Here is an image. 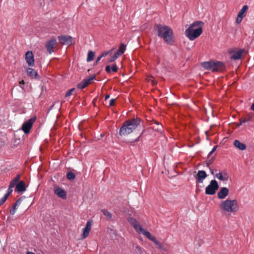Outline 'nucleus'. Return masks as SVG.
Segmentation results:
<instances>
[{
    "mask_svg": "<svg viewBox=\"0 0 254 254\" xmlns=\"http://www.w3.org/2000/svg\"><path fill=\"white\" fill-rule=\"evenodd\" d=\"M219 207L222 213L228 214L237 213L240 208L238 200L229 198L221 201Z\"/></svg>",
    "mask_w": 254,
    "mask_h": 254,
    "instance_id": "nucleus-1",
    "label": "nucleus"
},
{
    "mask_svg": "<svg viewBox=\"0 0 254 254\" xmlns=\"http://www.w3.org/2000/svg\"><path fill=\"white\" fill-rule=\"evenodd\" d=\"M203 25V22L201 21H196L193 22L186 30V36L190 41L194 40L202 34Z\"/></svg>",
    "mask_w": 254,
    "mask_h": 254,
    "instance_id": "nucleus-2",
    "label": "nucleus"
},
{
    "mask_svg": "<svg viewBox=\"0 0 254 254\" xmlns=\"http://www.w3.org/2000/svg\"><path fill=\"white\" fill-rule=\"evenodd\" d=\"M158 36L162 38L167 44H170L173 42V32L169 26L163 25H157L155 26Z\"/></svg>",
    "mask_w": 254,
    "mask_h": 254,
    "instance_id": "nucleus-3",
    "label": "nucleus"
},
{
    "mask_svg": "<svg viewBox=\"0 0 254 254\" xmlns=\"http://www.w3.org/2000/svg\"><path fill=\"white\" fill-rule=\"evenodd\" d=\"M140 120L138 118L126 121L120 129V134L126 136L131 133L139 125Z\"/></svg>",
    "mask_w": 254,
    "mask_h": 254,
    "instance_id": "nucleus-4",
    "label": "nucleus"
},
{
    "mask_svg": "<svg viewBox=\"0 0 254 254\" xmlns=\"http://www.w3.org/2000/svg\"><path fill=\"white\" fill-rule=\"evenodd\" d=\"M202 66L206 69L212 71H221L224 69L223 63L220 62L209 61L202 63Z\"/></svg>",
    "mask_w": 254,
    "mask_h": 254,
    "instance_id": "nucleus-5",
    "label": "nucleus"
},
{
    "mask_svg": "<svg viewBox=\"0 0 254 254\" xmlns=\"http://www.w3.org/2000/svg\"><path fill=\"white\" fill-rule=\"evenodd\" d=\"M219 188L218 183L215 180H211L205 189V193L208 195H213Z\"/></svg>",
    "mask_w": 254,
    "mask_h": 254,
    "instance_id": "nucleus-6",
    "label": "nucleus"
},
{
    "mask_svg": "<svg viewBox=\"0 0 254 254\" xmlns=\"http://www.w3.org/2000/svg\"><path fill=\"white\" fill-rule=\"evenodd\" d=\"M36 117L34 116L23 123L21 127V129L25 134H27L30 132L33 124L36 121Z\"/></svg>",
    "mask_w": 254,
    "mask_h": 254,
    "instance_id": "nucleus-7",
    "label": "nucleus"
},
{
    "mask_svg": "<svg viewBox=\"0 0 254 254\" xmlns=\"http://www.w3.org/2000/svg\"><path fill=\"white\" fill-rule=\"evenodd\" d=\"M59 42L63 45H70L73 43L72 37L69 35L58 36Z\"/></svg>",
    "mask_w": 254,
    "mask_h": 254,
    "instance_id": "nucleus-8",
    "label": "nucleus"
},
{
    "mask_svg": "<svg viewBox=\"0 0 254 254\" xmlns=\"http://www.w3.org/2000/svg\"><path fill=\"white\" fill-rule=\"evenodd\" d=\"M248 8V6L245 5L240 9L236 20L237 23H240L242 22L243 18L246 15Z\"/></svg>",
    "mask_w": 254,
    "mask_h": 254,
    "instance_id": "nucleus-9",
    "label": "nucleus"
},
{
    "mask_svg": "<svg viewBox=\"0 0 254 254\" xmlns=\"http://www.w3.org/2000/svg\"><path fill=\"white\" fill-rule=\"evenodd\" d=\"M57 44V42L55 37H53L47 41L46 47L49 54H52L54 52V48L56 46Z\"/></svg>",
    "mask_w": 254,
    "mask_h": 254,
    "instance_id": "nucleus-10",
    "label": "nucleus"
},
{
    "mask_svg": "<svg viewBox=\"0 0 254 254\" xmlns=\"http://www.w3.org/2000/svg\"><path fill=\"white\" fill-rule=\"evenodd\" d=\"M95 78L94 75H92L87 78L84 79L81 82L79 83L77 87L78 89H82L85 88Z\"/></svg>",
    "mask_w": 254,
    "mask_h": 254,
    "instance_id": "nucleus-11",
    "label": "nucleus"
},
{
    "mask_svg": "<svg viewBox=\"0 0 254 254\" xmlns=\"http://www.w3.org/2000/svg\"><path fill=\"white\" fill-rule=\"evenodd\" d=\"M92 225V222L91 221L89 220L87 222L85 227L82 229V233L81 234L82 239L86 238L89 236L91 230Z\"/></svg>",
    "mask_w": 254,
    "mask_h": 254,
    "instance_id": "nucleus-12",
    "label": "nucleus"
},
{
    "mask_svg": "<svg viewBox=\"0 0 254 254\" xmlns=\"http://www.w3.org/2000/svg\"><path fill=\"white\" fill-rule=\"evenodd\" d=\"M207 177V175L205 171L203 170H199L195 177L196 183H202Z\"/></svg>",
    "mask_w": 254,
    "mask_h": 254,
    "instance_id": "nucleus-13",
    "label": "nucleus"
},
{
    "mask_svg": "<svg viewBox=\"0 0 254 254\" xmlns=\"http://www.w3.org/2000/svg\"><path fill=\"white\" fill-rule=\"evenodd\" d=\"M215 177L218 179L219 180L222 181L226 184L227 182L229 179V176L228 173L226 171L219 172L217 173Z\"/></svg>",
    "mask_w": 254,
    "mask_h": 254,
    "instance_id": "nucleus-14",
    "label": "nucleus"
},
{
    "mask_svg": "<svg viewBox=\"0 0 254 254\" xmlns=\"http://www.w3.org/2000/svg\"><path fill=\"white\" fill-rule=\"evenodd\" d=\"M128 222L132 226L135 230L138 233L140 229L142 228L140 225L138 221L131 217H129L127 219Z\"/></svg>",
    "mask_w": 254,
    "mask_h": 254,
    "instance_id": "nucleus-15",
    "label": "nucleus"
},
{
    "mask_svg": "<svg viewBox=\"0 0 254 254\" xmlns=\"http://www.w3.org/2000/svg\"><path fill=\"white\" fill-rule=\"evenodd\" d=\"M25 60L29 66H33L34 65V56L31 51H28L26 53Z\"/></svg>",
    "mask_w": 254,
    "mask_h": 254,
    "instance_id": "nucleus-16",
    "label": "nucleus"
},
{
    "mask_svg": "<svg viewBox=\"0 0 254 254\" xmlns=\"http://www.w3.org/2000/svg\"><path fill=\"white\" fill-rule=\"evenodd\" d=\"M229 190L226 187L221 188L217 193V197L219 199H223L229 194Z\"/></svg>",
    "mask_w": 254,
    "mask_h": 254,
    "instance_id": "nucleus-17",
    "label": "nucleus"
},
{
    "mask_svg": "<svg viewBox=\"0 0 254 254\" xmlns=\"http://www.w3.org/2000/svg\"><path fill=\"white\" fill-rule=\"evenodd\" d=\"M26 188L24 182L21 181L19 182L16 185L15 191L17 192H24L26 190Z\"/></svg>",
    "mask_w": 254,
    "mask_h": 254,
    "instance_id": "nucleus-18",
    "label": "nucleus"
},
{
    "mask_svg": "<svg viewBox=\"0 0 254 254\" xmlns=\"http://www.w3.org/2000/svg\"><path fill=\"white\" fill-rule=\"evenodd\" d=\"M138 234H142L144 236H145L146 238H147L150 240L152 241V242H154L155 240L156 239V238L152 235H151V234L147 231L145 230L143 228H141L140 230L138 232Z\"/></svg>",
    "mask_w": 254,
    "mask_h": 254,
    "instance_id": "nucleus-19",
    "label": "nucleus"
},
{
    "mask_svg": "<svg viewBox=\"0 0 254 254\" xmlns=\"http://www.w3.org/2000/svg\"><path fill=\"white\" fill-rule=\"evenodd\" d=\"M55 193L57 194L59 197L62 198H66V192L63 189H61L60 187L56 188L55 189Z\"/></svg>",
    "mask_w": 254,
    "mask_h": 254,
    "instance_id": "nucleus-20",
    "label": "nucleus"
},
{
    "mask_svg": "<svg viewBox=\"0 0 254 254\" xmlns=\"http://www.w3.org/2000/svg\"><path fill=\"white\" fill-rule=\"evenodd\" d=\"M243 53V50H240L239 51L234 52L231 54V59L234 60H239L241 58Z\"/></svg>",
    "mask_w": 254,
    "mask_h": 254,
    "instance_id": "nucleus-21",
    "label": "nucleus"
},
{
    "mask_svg": "<svg viewBox=\"0 0 254 254\" xmlns=\"http://www.w3.org/2000/svg\"><path fill=\"white\" fill-rule=\"evenodd\" d=\"M234 145L236 148L241 150H244L246 149V145L244 143L241 142L238 140H236L234 141Z\"/></svg>",
    "mask_w": 254,
    "mask_h": 254,
    "instance_id": "nucleus-22",
    "label": "nucleus"
},
{
    "mask_svg": "<svg viewBox=\"0 0 254 254\" xmlns=\"http://www.w3.org/2000/svg\"><path fill=\"white\" fill-rule=\"evenodd\" d=\"M26 71L27 75L32 78H35L38 76L37 72L33 68L30 67L27 68Z\"/></svg>",
    "mask_w": 254,
    "mask_h": 254,
    "instance_id": "nucleus-23",
    "label": "nucleus"
},
{
    "mask_svg": "<svg viewBox=\"0 0 254 254\" xmlns=\"http://www.w3.org/2000/svg\"><path fill=\"white\" fill-rule=\"evenodd\" d=\"M126 49V45L123 43L121 44L119 49L116 52L119 56L122 55Z\"/></svg>",
    "mask_w": 254,
    "mask_h": 254,
    "instance_id": "nucleus-24",
    "label": "nucleus"
},
{
    "mask_svg": "<svg viewBox=\"0 0 254 254\" xmlns=\"http://www.w3.org/2000/svg\"><path fill=\"white\" fill-rule=\"evenodd\" d=\"M95 57V54L93 52L90 51L88 53L87 61L88 62H90L94 60Z\"/></svg>",
    "mask_w": 254,
    "mask_h": 254,
    "instance_id": "nucleus-25",
    "label": "nucleus"
},
{
    "mask_svg": "<svg viewBox=\"0 0 254 254\" xmlns=\"http://www.w3.org/2000/svg\"><path fill=\"white\" fill-rule=\"evenodd\" d=\"M154 243L158 247V248L159 249H160L161 250L163 251L164 252L167 251V249L163 246V245L161 243H160L156 239L155 240Z\"/></svg>",
    "mask_w": 254,
    "mask_h": 254,
    "instance_id": "nucleus-26",
    "label": "nucleus"
},
{
    "mask_svg": "<svg viewBox=\"0 0 254 254\" xmlns=\"http://www.w3.org/2000/svg\"><path fill=\"white\" fill-rule=\"evenodd\" d=\"M20 200H18L16 201L14 205H13L12 208L10 210V213L11 215H14L15 213L17 205L20 203Z\"/></svg>",
    "mask_w": 254,
    "mask_h": 254,
    "instance_id": "nucleus-27",
    "label": "nucleus"
},
{
    "mask_svg": "<svg viewBox=\"0 0 254 254\" xmlns=\"http://www.w3.org/2000/svg\"><path fill=\"white\" fill-rule=\"evenodd\" d=\"M102 212H103V214L108 218L109 220L111 219L112 215L109 211L105 209H102Z\"/></svg>",
    "mask_w": 254,
    "mask_h": 254,
    "instance_id": "nucleus-28",
    "label": "nucleus"
},
{
    "mask_svg": "<svg viewBox=\"0 0 254 254\" xmlns=\"http://www.w3.org/2000/svg\"><path fill=\"white\" fill-rule=\"evenodd\" d=\"M66 177L69 180H73L75 178V175L71 172L67 173Z\"/></svg>",
    "mask_w": 254,
    "mask_h": 254,
    "instance_id": "nucleus-29",
    "label": "nucleus"
},
{
    "mask_svg": "<svg viewBox=\"0 0 254 254\" xmlns=\"http://www.w3.org/2000/svg\"><path fill=\"white\" fill-rule=\"evenodd\" d=\"M119 57V56L115 53L114 56L112 57L110 59H109L108 61L110 63L113 62L116 60H117Z\"/></svg>",
    "mask_w": 254,
    "mask_h": 254,
    "instance_id": "nucleus-30",
    "label": "nucleus"
},
{
    "mask_svg": "<svg viewBox=\"0 0 254 254\" xmlns=\"http://www.w3.org/2000/svg\"><path fill=\"white\" fill-rule=\"evenodd\" d=\"M7 195H4L0 199V205L3 204L7 199Z\"/></svg>",
    "mask_w": 254,
    "mask_h": 254,
    "instance_id": "nucleus-31",
    "label": "nucleus"
},
{
    "mask_svg": "<svg viewBox=\"0 0 254 254\" xmlns=\"http://www.w3.org/2000/svg\"><path fill=\"white\" fill-rule=\"evenodd\" d=\"M135 251L139 254H142L143 253L144 250L141 247L137 246L135 247Z\"/></svg>",
    "mask_w": 254,
    "mask_h": 254,
    "instance_id": "nucleus-32",
    "label": "nucleus"
},
{
    "mask_svg": "<svg viewBox=\"0 0 254 254\" xmlns=\"http://www.w3.org/2000/svg\"><path fill=\"white\" fill-rule=\"evenodd\" d=\"M113 49H112L110 51H105L101 55V57H106L109 54H111L113 51Z\"/></svg>",
    "mask_w": 254,
    "mask_h": 254,
    "instance_id": "nucleus-33",
    "label": "nucleus"
},
{
    "mask_svg": "<svg viewBox=\"0 0 254 254\" xmlns=\"http://www.w3.org/2000/svg\"><path fill=\"white\" fill-rule=\"evenodd\" d=\"M148 82H150L153 85H156L157 82L153 79L152 77H149L147 78Z\"/></svg>",
    "mask_w": 254,
    "mask_h": 254,
    "instance_id": "nucleus-34",
    "label": "nucleus"
},
{
    "mask_svg": "<svg viewBox=\"0 0 254 254\" xmlns=\"http://www.w3.org/2000/svg\"><path fill=\"white\" fill-rule=\"evenodd\" d=\"M17 184V182H14V180H12L10 183V184H9V187L10 188H13V187H14L15 186L16 187V185Z\"/></svg>",
    "mask_w": 254,
    "mask_h": 254,
    "instance_id": "nucleus-35",
    "label": "nucleus"
},
{
    "mask_svg": "<svg viewBox=\"0 0 254 254\" xmlns=\"http://www.w3.org/2000/svg\"><path fill=\"white\" fill-rule=\"evenodd\" d=\"M74 88H72L70 90H69L65 94V97H68L69 96H70L72 94V92H73V91H74Z\"/></svg>",
    "mask_w": 254,
    "mask_h": 254,
    "instance_id": "nucleus-36",
    "label": "nucleus"
},
{
    "mask_svg": "<svg viewBox=\"0 0 254 254\" xmlns=\"http://www.w3.org/2000/svg\"><path fill=\"white\" fill-rule=\"evenodd\" d=\"M13 191V190L12 188H10L9 187L8 188L7 192L5 194V195H7V196L8 197V195L12 193Z\"/></svg>",
    "mask_w": 254,
    "mask_h": 254,
    "instance_id": "nucleus-37",
    "label": "nucleus"
},
{
    "mask_svg": "<svg viewBox=\"0 0 254 254\" xmlns=\"http://www.w3.org/2000/svg\"><path fill=\"white\" fill-rule=\"evenodd\" d=\"M217 146H215L213 147L212 149L211 150V151L208 154V157H210L211 155V154L215 151V150L217 148Z\"/></svg>",
    "mask_w": 254,
    "mask_h": 254,
    "instance_id": "nucleus-38",
    "label": "nucleus"
},
{
    "mask_svg": "<svg viewBox=\"0 0 254 254\" xmlns=\"http://www.w3.org/2000/svg\"><path fill=\"white\" fill-rule=\"evenodd\" d=\"M111 69L114 72H117L118 70V68H117V65L116 64L113 65L111 67Z\"/></svg>",
    "mask_w": 254,
    "mask_h": 254,
    "instance_id": "nucleus-39",
    "label": "nucleus"
},
{
    "mask_svg": "<svg viewBox=\"0 0 254 254\" xmlns=\"http://www.w3.org/2000/svg\"><path fill=\"white\" fill-rule=\"evenodd\" d=\"M106 71L108 72V73H111V67L110 65H107L106 67Z\"/></svg>",
    "mask_w": 254,
    "mask_h": 254,
    "instance_id": "nucleus-40",
    "label": "nucleus"
},
{
    "mask_svg": "<svg viewBox=\"0 0 254 254\" xmlns=\"http://www.w3.org/2000/svg\"><path fill=\"white\" fill-rule=\"evenodd\" d=\"M20 175H17L13 180H14V182H16L17 183V182L20 179Z\"/></svg>",
    "mask_w": 254,
    "mask_h": 254,
    "instance_id": "nucleus-41",
    "label": "nucleus"
},
{
    "mask_svg": "<svg viewBox=\"0 0 254 254\" xmlns=\"http://www.w3.org/2000/svg\"><path fill=\"white\" fill-rule=\"evenodd\" d=\"M115 99H112L111 100H110V103H109L110 106H113L115 104Z\"/></svg>",
    "mask_w": 254,
    "mask_h": 254,
    "instance_id": "nucleus-42",
    "label": "nucleus"
},
{
    "mask_svg": "<svg viewBox=\"0 0 254 254\" xmlns=\"http://www.w3.org/2000/svg\"><path fill=\"white\" fill-rule=\"evenodd\" d=\"M249 120V119H241L240 120V124H242L243 123H245L246 122H248Z\"/></svg>",
    "mask_w": 254,
    "mask_h": 254,
    "instance_id": "nucleus-43",
    "label": "nucleus"
},
{
    "mask_svg": "<svg viewBox=\"0 0 254 254\" xmlns=\"http://www.w3.org/2000/svg\"><path fill=\"white\" fill-rule=\"evenodd\" d=\"M102 58V57H101V55L100 56L98 57V58L96 60V63L97 64L100 61V60Z\"/></svg>",
    "mask_w": 254,
    "mask_h": 254,
    "instance_id": "nucleus-44",
    "label": "nucleus"
},
{
    "mask_svg": "<svg viewBox=\"0 0 254 254\" xmlns=\"http://www.w3.org/2000/svg\"><path fill=\"white\" fill-rule=\"evenodd\" d=\"M110 231H111L110 234H114L115 236L117 235L116 232L114 230H113V229H111Z\"/></svg>",
    "mask_w": 254,
    "mask_h": 254,
    "instance_id": "nucleus-45",
    "label": "nucleus"
},
{
    "mask_svg": "<svg viewBox=\"0 0 254 254\" xmlns=\"http://www.w3.org/2000/svg\"><path fill=\"white\" fill-rule=\"evenodd\" d=\"M110 98V95L109 94H107L105 96V99L106 100H107V99H108L109 98Z\"/></svg>",
    "mask_w": 254,
    "mask_h": 254,
    "instance_id": "nucleus-46",
    "label": "nucleus"
},
{
    "mask_svg": "<svg viewBox=\"0 0 254 254\" xmlns=\"http://www.w3.org/2000/svg\"><path fill=\"white\" fill-rule=\"evenodd\" d=\"M251 109L252 110L254 111V103L252 105Z\"/></svg>",
    "mask_w": 254,
    "mask_h": 254,
    "instance_id": "nucleus-47",
    "label": "nucleus"
},
{
    "mask_svg": "<svg viewBox=\"0 0 254 254\" xmlns=\"http://www.w3.org/2000/svg\"><path fill=\"white\" fill-rule=\"evenodd\" d=\"M27 254H35L31 252H27Z\"/></svg>",
    "mask_w": 254,
    "mask_h": 254,
    "instance_id": "nucleus-48",
    "label": "nucleus"
},
{
    "mask_svg": "<svg viewBox=\"0 0 254 254\" xmlns=\"http://www.w3.org/2000/svg\"><path fill=\"white\" fill-rule=\"evenodd\" d=\"M210 173H211V174H212V175H213V174H214L213 170H212V169H211L210 168Z\"/></svg>",
    "mask_w": 254,
    "mask_h": 254,
    "instance_id": "nucleus-49",
    "label": "nucleus"
},
{
    "mask_svg": "<svg viewBox=\"0 0 254 254\" xmlns=\"http://www.w3.org/2000/svg\"><path fill=\"white\" fill-rule=\"evenodd\" d=\"M20 84H24V81H23V80L21 81L20 82Z\"/></svg>",
    "mask_w": 254,
    "mask_h": 254,
    "instance_id": "nucleus-50",
    "label": "nucleus"
}]
</instances>
